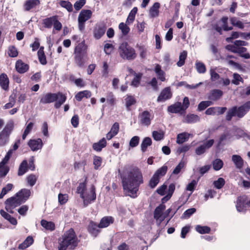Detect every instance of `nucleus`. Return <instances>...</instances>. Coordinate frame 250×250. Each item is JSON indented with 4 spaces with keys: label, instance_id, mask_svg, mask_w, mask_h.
Returning <instances> with one entry per match:
<instances>
[{
    "label": "nucleus",
    "instance_id": "obj_1",
    "mask_svg": "<svg viewBox=\"0 0 250 250\" xmlns=\"http://www.w3.org/2000/svg\"><path fill=\"white\" fill-rule=\"evenodd\" d=\"M124 191L126 196L132 198L138 196L140 186L144 183V179L141 170L134 167L127 172V175L121 177Z\"/></svg>",
    "mask_w": 250,
    "mask_h": 250
},
{
    "label": "nucleus",
    "instance_id": "obj_2",
    "mask_svg": "<svg viewBox=\"0 0 250 250\" xmlns=\"http://www.w3.org/2000/svg\"><path fill=\"white\" fill-rule=\"evenodd\" d=\"M79 240L72 228L66 231L59 239L58 250H75L78 246Z\"/></svg>",
    "mask_w": 250,
    "mask_h": 250
},
{
    "label": "nucleus",
    "instance_id": "obj_3",
    "mask_svg": "<svg viewBox=\"0 0 250 250\" xmlns=\"http://www.w3.org/2000/svg\"><path fill=\"white\" fill-rule=\"evenodd\" d=\"M66 99L67 97L65 94L61 92L57 93L49 92L42 96L40 100V103L45 104L55 102L54 107L56 109H59L66 101Z\"/></svg>",
    "mask_w": 250,
    "mask_h": 250
},
{
    "label": "nucleus",
    "instance_id": "obj_4",
    "mask_svg": "<svg viewBox=\"0 0 250 250\" xmlns=\"http://www.w3.org/2000/svg\"><path fill=\"white\" fill-rule=\"evenodd\" d=\"M118 52L120 56L124 60H133L137 57L135 49L126 42L120 44Z\"/></svg>",
    "mask_w": 250,
    "mask_h": 250
},
{
    "label": "nucleus",
    "instance_id": "obj_5",
    "mask_svg": "<svg viewBox=\"0 0 250 250\" xmlns=\"http://www.w3.org/2000/svg\"><path fill=\"white\" fill-rule=\"evenodd\" d=\"M14 128L13 121L8 122L0 132V146H5L9 140L10 136Z\"/></svg>",
    "mask_w": 250,
    "mask_h": 250
},
{
    "label": "nucleus",
    "instance_id": "obj_6",
    "mask_svg": "<svg viewBox=\"0 0 250 250\" xmlns=\"http://www.w3.org/2000/svg\"><path fill=\"white\" fill-rule=\"evenodd\" d=\"M92 15V12L90 10H82L78 16V28L81 31H83L85 28V22L90 19Z\"/></svg>",
    "mask_w": 250,
    "mask_h": 250
},
{
    "label": "nucleus",
    "instance_id": "obj_7",
    "mask_svg": "<svg viewBox=\"0 0 250 250\" xmlns=\"http://www.w3.org/2000/svg\"><path fill=\"white\" fill-rule=\"evenodd\" d=\"M21 204V202L16 196V194H15L14 196L8 198L5 201V209L10 213H13V209Z\"/></svg>",
    "mask_w": 250,
    "mask_h": 250
},
{
    "label": "nucleus",
    "instance_id": "obj_8",
    "mask_svg": "<svg viewBox=\"0 0 250 250\" xmlns=\"http://www.w3.org/2000/svg\"><path fill=\"white\" fill-rule=\"evenodd\" d=\"M106 30V26L104 22L96 23L94 27L93 34V37L96 40L101 39L105 34Z\"/></svg>",
    "mask_w": 250,
    "mask_h": 250
},
{
    "label": "nucleus",
    "instance_id": "obj_9",
    "mask_svg": "<svg viewBox=\"0 0 250 250\" xmlns=\"http://www.w3.org/2000/svg\"><path fill=\"white\" fill-rule=\"evenodd\" d=\"M83 204L85 207L91 204L92 202L94 201L96 198V188L94 185L90 188V194H83Z\"/></svg>",
    "mask_w": 250,
    "mask_h": 250
},
{
    "label": "nucleus",
    "instance_id": "obj_10",
    "mask_svg": "<svg viewBox=\"0 0 250 250\" xmlns=\"http://www.w3.org/2000/svg\"><path fill=\"white\" fill-rule=\"evenodd\" d=\"M172 97V93L169 87H167L164 88L161 92L160 95L157 98V102L159 103L165 102L170 99Z\"/></svg>",
    "mask_w": 250,
    "mask_h": 250
},
{
    "label": "nucleus",
    "instance_id": "obj_11",
    "mask_svg": "<svg viewBox=\"0 0 250 250\" xmlns=\"http://www.w3.org/2000/svg\"><path fill=\"white\" fill-rule=\"evenodd\" d=\"M27 144L33 151H37L39 149H41L43 146L42 141L41 138L30 139L29 140Z\"/></svg>",
    "mask_w": 250,
    "mask_h": 250
},
{
    "label": "nucleus",
    "instance_id": "obj_12",
    "mask_svg": "<svg viewBox=\"0 0 250 250\" xmlns=\"http://www.w3.org/2000/svg\"><path fill=\"white\" fill-rule=\"evenodd\" d=\"M40 4V0H26L23 6L25 11H30L39 7Z\"/></svg>",
    "mask_w": 250,
    "mask_h": 250
},
{
    "label": "nucleus",
    "instance_id": "obj_13",
    "mask_svg": "<svg viewBox=\"0 0 250 250\" xmlns=\"http://www.w3.org/2000/svg\"><path fill=\"white\" fill-rule=\"evenodd\" d=\"M214 143L213 139H210L206 142L204 143L203 145L197 147L195 149V153L198 155H200L204 153L207 149L211 147Z\"/></svg>",
    "mask_w": 250,
    "mask_h": 250
},
{
    "label": "nucleus",
    "instance_id": "obj_14",
    "mask_svg": "<svg viewBox=\"0 0 250 250\" xmlns=\"http://www.w3.org/2000/svg\"><path fill=\"white\" fill-rule=\"evenodd\" d=\"M99 227V224L94 222L93 221H90L89 225L87 227L88 231L93 236L96 237L98 236V234L101 232V229Z\"/></svg>",
    "mask_w": 250,
    "mask_h": 250
},
{
    "label": "nucleus",
    "instance_id": "obj_15",
    "mask_svg": "<svg viewBox=\"0 0 250 250\" xmlns=\"http://www.w3.org/2000/svg\"><path fill=\"white\" fill-rule=\"evenodd\" d=\"M16 194L21 203L22 204L25 202L29 198L31 195V191L28 189L22 188Z\"/></svg>",
    "mask_w": 250,
    "mask_h": 250
},
{
    "label": "nucleus",
    "instance_id": "obj_16",
    "mask_svg": "<svg viewBox=\"0 0 250 250\" xmlns=\"http://www.w3.org/2000/svg\"><path fill=\"white\" fill-rule=\"evenodd\" d=\"M250 101H248L242 105L237 107V117L242 118L250 111Z\"/></svg>",
    "mask_w": 250,
    "mask_h": 250
},
{
    "label": "nucleus",
    "instance_id": "obj_17",
    "mask_svg": "<svg viewBox=\"0 0 250 250\" xmlns=\"http://www.w3.org/2000/svg\"><path fill=\"white\" fill-rule=\"evenodd\" d=\"M151 114L147 110L144 111L139 115L140 123L144 125L148 126L151 124V119L150 118Z\"/></svg>",
    "mask_w": 250,
    "mask_h": 250
},
{
    "label": "nucleus",
    "instance_id": "obj_18",
    "mask_svg": "<svg viewBox=\"0 0 250 250\" xmlns=\"http://www.w3.org/2000/svg\"><path fill=\"white\" fill-rule=\"evenodd\" d=\"M74 54L87 55V45L83 40L75 47Z\"/></svg>",
    "mask_w": 250,
    "mask_h": 250
},
{
    "label": "nucleus",
    "instance_id": "obj_19",
    "mask_svg": "<svg viewBox=\"0 0 250 250\" xmlns=\"http://www.w3.org/2000/svg\"><path fill=\"white\" fill-rule=\"evenodd\" d=\"M15 68L18 73L23 74L28 71L29 65L23 62L22 60H18L16 62Z\"/></svg>",
    "mask_w": 250,
    "mask_h": 250
},
{
    "label": "nucleus",
    "instance_id": "obj_20",
    "mask_svg": "<svg viewBox=\"0 0 250 250\" xmlns=\"http://www.w3.org/2000/svg\"><path fill=\"white\" fill-rule=\"evenodd\" d=\"M0 86L5 91L9 87V80L6 74L3 73L0 74Z\"/></svg>",
    "mask_w": 250,
    "mask_h": 250
},
{
    "label": "nucleus",
    "instance_id": "obj_21",
    "mask_svg": "<svg viewBox=\"0 0 250 250\" xmlns=\"http://www.w3.org/2000/svg\"><path fill=\"white\" fill-rule=\"evenodd\" d=\"M74 62L79 67H82L84 66L87 58V55L74 54Z\"/></svg>",
    "mask_w": 250,
    "mask_h": 250
},
{
    "label": "nucleus",
    "instance_id": "obj_22",
    "mask_svg": "<svg viewBox=\"0 0 250 250\" xmlns=\"http://www.w3.org/2000/svg\"><path fill=\"white\" fill-rule=\"evenodd\" d=\"M223 92L220 89H213L208 95V99L213 101H218L223 96Z\"/></svg>",
    "mask_w": 250,
    "mask_h": 250
},
{
    "label": "nucleus",
    "instance_id": "obj_23",
    "mask_svg": "<svg viewBox=\"0 0 250 250\" xmlns=\"http://www.w3.org/2000/svg\"><path fill=\"white\" fill-rule=\"evenodd\" d=\"M246 200L245 197L240 196L238 198L236 205V208L239 212L245 211L246 210Z\"/></svg>",
    "mask_w": 250,
    "mask_h": 250
},
{
    "label": "nucleus",
    "instance_id": "obj_24",
    "mask_svg": "<svg viewBox=\"0 0 250 250\" xmlns=\"http://www.w3.org/2000/svg\"><path fill=\"white\" fill-rule=\"evenodd\" d=\"M114 222V219L110 216H105L103 217L99 223V227L101 228H104L108 227Z\"/></svg>",
    "mask_w": 250,
    "mask_h": 250
},
{
    "label": "nucleus",
    "instance_id": "obj_25",
    "mask_svg": "<svg viewBox=\"0 0 250 250\" xmlns=\"http://www.w3.org/2000/svg\"><path fill=\"white\" fill-rule=\"evenodd\" d=\"M166 206L163 204H160L156 208L154 211V218L156 220H160L163 217V211L165 209Z\"/></svg>",
    "mask_w": 250,
    "mask_h": 250
},
{
    "label": "nucleus",
    "instance_id": "obj_26",
    "mask_svg": "<svg viewBox=\"0 0 250 250\" xmlns=\"http://www.w3.org/2000/svg\"><path fill=\"white\" fill-rule=\"evenodd\" d=\"M181 103L177 102L167 107L168 112L171 113H178L183 111L182 108Z\"/></svg>",
    "mask_w": 250,
    "mask_h": 250
},
{
    "label": "nucleus",
    "instance_id": "obj_27",
    "mask_svg": "<svg viewBox=\"0 0 250 250\" xmlns=\"http://www.w3.org/2000/svg\"><path fill=\"white\" fill-rule=\"evenodd\" d=\"M29 169L28 162L26 160H23L20 164L17 174L19 176L23 175Z\"/></svg>",
    "mask_w": 250,
    "mask_h": 250
},
{
    "label": "nucleus",
    "instance_id": "obj_28",
    "mask_svg": "<svg viewBox=\"0 0 250 250\" xmlns=\"http://www.w3.org/2000/svg\"><path fill=\"white\" fill-rule=\"evenodd\" d=\"M107 142L104 138H103L98 142L95 143L92 145L93 149L98 152L102 151V149L106 146Z\"/></svg>",
    "mask_w": 250,
    "mask_h": 250
},
{
    "label": "nucleus",
    "instance_id": "obj_29",
    "mask_svg": "<svg viewBox=\"0 0 250 250\" xmlns=\"http://www.w3.org/2000/svg\"><path fill=\"white\" fill-rule=\"evenodd\" d=\"M160 7V4L158 2H156L153 4L149 9V15L151 17L155 18L158 16Z\"/></svg>",
    "mask_w": 250,
    "mask_h": 250
},
{
    "label": "nucleus",
    "instance_id": "obj_30",
    "mask_svg": "<svg viewBox=\"0 0 250 250\" xmlns=\"http://www.w3.org/2000/svg\"><path fill=\"white\" fill-rule=\"evenodd\" d=\"M34 243V239L31 236H28L25 240L18 246L19 250H24L29 247Z\"/></svg>",
    "mask_w": 250,
    "mask_h": 250
},
{
    "label": "nucleus",
    "instance_id": "obj_31",
    "mask_svg": "<svg viewBox=\"0 0 250 250\" xmlns=\"http://www.w3.org/2000/svg\"><path fill=\"white\" fill-rule=\"evenodd\" d=\"M91 96V92L89 90H85L77 93L75 96V98L77 101L80 102L83 98L85 97L87 99L90 98Z\"/></svg>",
    "mask_w": 250,
    "mask_h": 250
},
{
    "label": "nucleus",
    "instance_id": "obj_32",
    "mask_svg": "<svg viewBox=\"0 0 250 250\" xmlns=\"http://www.w3.org/2000/svg\"><path fill=\"white\" fill-rule=\"evenodd\" d=\"M151 139L149 137L144 138L141 144V150L143 153L146 151L147 147L152 145Z\"/></svg>",
    "mask_w": 250,
    "mask_h": 250
},
{
    "label": "nucleus",
    "instance_id": "obj_33",
    "mask_svg": "<svg viewBox=\"0 0 250 250\" xmlns=\"http://www.w3.org/2000/svg\"><path fill=\"white\" fill-rule=\"evenodd\" d=\"M37 55L38 57V59L42 65H45L47 64V60L46 56L45 55L44 52V47L43 46H41L40 47V49H39Z\"/></svg>",
    "mask_w": 250,
    "mask_h": 250
},
{
    "label": "nucleus",
    "instance_id": "obj_34",
    "mask_svg": "<svg viewBox=\"0 0 250 250\" xmlns=\"http://www.w3.org/2000/svg\"><path fill=\"white\" fill-rule=\"evenodd\" d=\"M247 51V49L244 47H240L237 48V50H232V52L235 53H238L239 56L246 59L250 58V54L249 53H246Z\"/></svg>",
    "mask_w": 250,
    "mask_h": 250
},
{
    "label": "nucleus",
    "instance_id": "obj_35",
    "mask_svg": "<svg viewBox=\"0 0 250 250\" xmlns=\"http://www.w3.org/2000/svg\"><path fill=\"white\" fill-rule=\"evenodd\" d=\"M0 214L5 219L8 220L12 225H16L17 224V219L11 216L9 213L3 209H1L0 210Z\"/></svg>",
    "mask_w": 250,
    "mask_h": 250
},
{
    "label": "nucleus",
    "instance_id": "obj_36",
    "mask_svg": "<svg viewBox=\"0 0 250 250\" xmlns=\"http://www.w3.org/2000/svg\"><path fill=\"white\" fill-rule=\"evenodd\" d=\"M232 161L237 168H241L244 166V161L242 157L238 155H233L232 156Z\"/></svg>",
    "mask_w": 250,
    "mask_h": 250
},
{
    "label": "nucleus",
    "instance_id": "obj_37",
    "mask_svg": "<svg viewBox=\"0 0 250 250\" xmlns=\"http://www.w3.org/2000/svg\"><path fill=\"white\" fill-rule=\"evenodd\" d=\"M41 225L43 228L48 230L53 231L55 229V225L54 222L51 221L42 219L41 221Z\"/></svg>",
    "mask_w": 250,
    "mask_h": 250
},
{
    "label": "nucleus",
    "instance_id": "obj_38",
    "mask_svg": "<svg viewBox=\"0 0 250 250\" xmlns=\"http://www.w3.org/2000/svg\"><path fill=\"white\" fill-rule=\"evenodd\" d=\"M10 170V167L4 162H0V177L4 178L8 174Z\"/></svg>",
    "mask_w": 250,
    "mask_h": 250
},
{
    "label": "nucleus",
    "instance_id": "obj_39",
    "mask_svg": "<svg viewBox=\"0 0 250 250\" xmlns=\"http://www.w3.org/2000/svg\"><path fill=\"white\" fill-rule=\"evenodd\" d=\"M125 106L127 110H131L130 106L134 105L136 103L135 98L131 95H127L125 99Z\"/></svg>",
    "mask_w": 250,
    "mask_h": 250
},
{
    "label": "nucleus",
    "instance_id": "obj_40",
    "mask_svg": "<svg viewBox=\"0 0 250 250\" xmlns=\"http://www.w3.org/2000/svg\"><path fill=\"white\" fill-rule=\"evenodd\" d=\"M237 106H234L231 108H229L227 113L226 116V120L227 121H230L233 117H237Z\"/></svg>",
    "mask_w": 250,
    "mask_h": 250
},
{
    "label": "nucleus",
    "instance_id": "obj_41",
    "mask_svg": "<svg viewBox=\"0 0 250 250\" xmlns=\"http://www.w3.org/2000/svg\"><path fill=\"white\" fill-rule=\"evenodd\" d=\"M185 121L188 124H193L199 122L200 117L196 114H188L185 117Z\"/></svg>",
    "mask_w": 250,
    "mask_h": 250
},
{
    "label": "nucleus",
    "instance_id": "obj_42",
    "mask_svg": "<svg viewBox=\"0 0 250 250\" xmlns=\"http://www.w3.org/2000/svg\"><path fill=\"white\" fill-rule=\"evenodd\" d=\"M87 179V178L86 177L84 181L80 183L77 188V192L80 194L81 198L83 197V194L86 188Z\"/></svg>",
    "mask_w": 250,
    "mask_h": 250
},
{
    "label": "nucleus",
    "instance_id": "obj_43",
    "mask_svg": "<svg viewBox=\"0 0 250 250\" xmlns=\"http://www.w3.org/2000/svg\"><path fill=\"white\" fill-rule=\"evenodd\" d=\"M189 134L187 132H183L177 135L176 143L178 144H182L187 141L189 138Z\"/></svg>",
    "mask_w": 250,
    "mask_h": 250
},
{
    "label": "nucleus",
    "instance_id": "obj_44",
    "mask_svg": "<svg viewBox=\"0 0 250 250\" xmlns=\"http://www.w3.org/2000/svg\"><path fill=\"white\" fill-rule=\"evenodd\" d=\"M138 11V8L137 7H134L130 12L128 17L127 18L126 22L127 24H129L134 21L135 18V15Z\"/></svg>",
    "mask_w": 250,
    "mask_h": 250
},
{
    "label": "nucleus",
    "instance_id": "obj_45",
    "mask_svg": "<svg viewBox=\"0 0 250 250\" xmlns=\"http://www.w3.org/2000/svg\"><path fill=\"white\" fill-rule=\"evenodd\" d=\"M57 16H53L49 18H47L43 20L42 23L44 27L47 28H51L55 21Z\"/></svg>",
    "mask_w": 250,
    "mask_h": 250
},
{
    "label": "nucleus",
    "instance_id": "obj_46",
    "mask_svg": "<svg viewBox=\"0 0 250 250\" xmlns=\"http://www.w3.org/2000/svg\"><path fill=\"white\" fill-rule=\"evenodd\" d=\"M106 100L111 106H114L116 102V98L112 92H108L106 94Z\"/></svg>",
    "mask_w": 250,
    "mask_h": 250
},
{
    "label": "nucleus",
    "instance_id": "obj_47",
    "mask_svg": "<svg viewBox=\"0 0 250 250\" xmlns=\"http://www.w3.org/2000/svg\"><path fill=\"white\" fill-rule=\"evenodd\" d=\"M188 53L186 51H183L179 55V61L177 62V65L179 67H181L185 64V60L187 59Z\"/></svg>",
    "mask_w": 250,
    "mask_h": 250
},
{
    "label": "nucleus",
    "instance_id": "obj_48",
    "mask_svg": "<svg viewBox=\"0 0 250 250\" xmlns=\"http://www.w3.org/2000/svg\"><path fill=\"white\" fill-rule=\"evenodd\" d=\"M195 230L200 234L209 233L210 232V228L208 226H202L201 225H197L195 227Z\"/></svg>",
    "mask_w": 250,
    "mask_h": 250
},
{
    "label": "nucleus",
    "instance_id": "obj_49",
    "mask_svg": "<svg viewBox=\"0 0 250 250\" xmlns=\"http://www.w3.org/2000/svg\"><path fill=\"white\" fill-rule=\"evenodd\" d=\"M167 167L166 166H163L154 173V175L160 179L161 177L164 176L167 173Z\"/></svg>",
    "mask_w": 250,
    "mask_h": 250
},
{
    "label": "nucleus",
    "instance_id": "obj_50",
    "mask_svg": "<svg viewBox=\"0 0 250 250\" xmlns=\"http://www.w3.org/2000/svg\"><path fill=\"white\" fill-rule=\"evenodd\" d=\"M212 104V102L210 101H202L199 104L197 107V110L198 111H202Z\"/></svg>",
    "mask_w": 250,
    "mask_h": 250
},
{
    "label": "nucleus",
    "instance_id": "obj_51",
    "mask_svg": "<svg viewBox=\"0 0 250 250\" xmlns=\"http://www.w3.org/2000/svg\"><path fill=\"white\" fill-rule=\"evenodd\" d=\"M224 163L220 159H216L212 162L213 168L215 170L218 171L223 167Z\"/></svg>",
    "mask_w": 250,
    "mask_h": 250
},
{
    "label": "nucleus",
    "instance_id": "obj_52",
    "mask_svg": "<svg viewBox=\"0 0 250 250\" xmlns=\"http://www.w3.org/2000/svg\"><path fill=\"white\" fill-rule=\"evenodd\" d=\"M195 67L197 71L200 73H205L206 72V67L205 64L200 62H196L195 63Z\"/></svg>",
    "mask_w": 250,
    "mask_h": 250
},
{
    "label": "nucleus",
    "instance_id": "obj_53",
    "mask_svg": "<svg viewBox=\"0 0 250 250\" xmlns=\"http://www.w3.org/2000/svg\"><path fill=\"white\" fill-rule=\"evenodd\" d=\"M103 159L101 157L95 155L93 157L94 168L95 170L99 169L102 164Z\"/></svg>",
    "mask_w": 250,
    "mask_h": 250
},
{
    "label": "nucleus",
    "instance_id": "obj_54",
    "mask_svg": "<svg viewBox=\"0 0 250 250\" xmlns=\"http://www.w3.org/2000/svg\"><path fill=\"white\" fill-rule=\"evenodd\" d=\"M59 4L62 7L65 8L69 12H72L73 6L70 2L62 0L60 1Z\"/></svg>",
    "mask_w": 250,
    "mask_h": 250
},
{
    "label": "nucleus",
    "instance_id": "obj_55",
    "mask_svg": "<svg viewBox=\"0 0 250 250\" xmlns=\"http://www.w3.org/2000/svg\"><path fill=\"white\" fill-rule=\"evenodd\" d=\"M160 180L159 178L153 174L149 181L148 186L151 188H155L159 183Z\"/></svg>",
    "mask_w": 250,
    "mask_h": 250
},
{
    "label": "nucleus",
    "instance_id": "obj_56",
    "mask_svg": "<svg viewBox=\"0 0 250 250\" xmlns=\"http://www.w3.org/2000/svg\"><path fill=\"white\" fill-rule=\"evenodd\" d=\"M225 184V181L223 178H219L217 180L214 181L213 183L214 187L217 189L222 188Z\"/></svg>",
    "mask_w": 250,
    "mask_h": 250
},
{
    "label": "nucleus",
    "instance_id": "obj_57",
    "mask_svg": "<svg viewBox=\"0 0 250 250\" xmlns=\"http://www.w3.org/2000/svg\"><path fill=\"white\" fill-rule=\"evenodd\" d=\"M7 53L10 57H16L18 55V51L15 46L11 45L8 47Z\"/></svg>",
    "mask_w": 250,
    "mask_h": 250
},
{
    "label": "nucleus",
    "instance_id": "obj_58",
    "mask_svg": "<svg viewBox=\"0 0 250 250\" xmlns=\"http://www.w3.org/2000/svg\"><path fill=\"white\" fill-rule=\"evenodd\" d=\"M26 180L27 183L31 187H33L37 182V177L33 174H31L26 177Z\"/></svg>",
    "mask_w": 250,
    "mask_h": 250
},
{
    "label": "nucleus",
    "instance_id": "obj_59",
    "mask_svg": "<svg viewBox=\"0 0 250 250\" xmlns=\"http://www.w3.org/2000/svg\"><path fill=\"white\" fill-rule=\"evenodd\" d=\"M231 23L235 26H237L240 29H243L244 27L243 22L237 20L236 17H232L230 19Z\"/></svg>",
    "mask_w": 250,
    "mask_h": 250
},
{
    "label": "nucleus",
    "instance_id": "obj_60",
    "mask_svg": "<svg viewBox=\"0 0 250 250\" xmlns=\"http://www.w3.org/2000/svg\"><path fill=\"white\" fill-rule=\"evenodd\" d=\"M142 77V73H139L135 75V77L132 80L131 83V85H133L135 87H137L139 86L140 81L141 80V78Z\"/></svg>",
    "mask_w": 250,
    "mask_h": 250
},
{
    "label": "nucleus",
    "instance_id": "obj_61",
    "mask_svg": "<svg viewBox=\"0 0 250 250\" xmlns=\"http://www.w3.org/2000/svg\"><path fill=\"white\" fill-rule=\"evenodd\" d=\"M119 28L121 30L123 35H126L129 32L130 28L124 22H121L119 25Z\"/></svg>",
    "mask_w": 250,
    "mask_h": 250
},
{
    "label": "nucleus",
    "instance_id": "obj_62",
    "mask_svg": "<svg viewBox=\"0 0 250 250\" xmlns=\"http://www.w3.org/2000/svg\"><path fill=\"white\" fill-rule=\"evenodd\" d=\"M13 188V185L12 184H7L5 187L2 188L1 193L0 194V199L3 198V197L7 194V193L11 190Z\"/></svg>",
    "mask_w": 250,
    "mask_h": 250
},
{
    "label": "nucleus",
    "instance_id": "obj_63",
    "mask_svg": "<svg viewBox=\"0 0 250 250\" xmlns=\"http://www.w3.org/2000/svg\"><path fill=\"white\" fill-rule=\"evenodd\" d=\"M233 79L232 80V83L237 85L239 84V83L243 82L244 80L241 77L240 75L238 73H234L233 74Z\"/></svg>",
    "mask_w": 250,
    "mask_h": 250
},
{
    "label": "nucleus",
    "instance_id": "obj_64",
    "mask_svg": "<svg viewBox=\"0 0 250 250\" xmlns=\"http://www.w3.org/2000/svg\"><path fill=\"white\" fill-rule=\"evenodd\" d=\"M196 211L195 208H192L186 210L182 215V217L184 218H189L193 213Z\"/></svg>",
    "mask_w": 250,
    "mask_h": 250
}]
</instances>
